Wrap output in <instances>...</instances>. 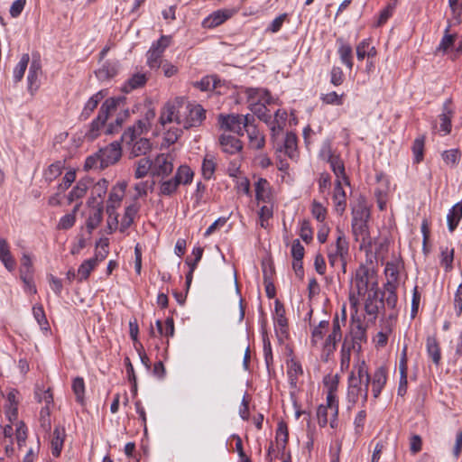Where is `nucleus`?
Returning a JSON list of instances; mask_svg holds the SVG:
<instances>
[{"label": "nucleus", "mask_w": 462, "mask_h": 462, "mask_svg": "<svg viewBox=\"0 0 462 462\" xmlns=\"http://www.w3.org/2000/svg\"><path fill=\"white\" fill-rule=\"evenodd\" d=\"M370 211L365 206H359L353 210L352 233L356 242L359 243V249L370 251L373 245V239L368 230V219Z\"/></svg>", "instance_id": "nucleus-1"}, {"label": "nucleus", "mask_w": 462, "mask_h": 462, "mask_svg": "<svg viewBox=\"0 0 462 462\" xmlns=\"http://www.w3.org/2000/svg\"><path fill=\"white\" fill-rule=\"evenodd\" d=\"M125 101V97L107 98L101 106L98 115L96 119L92 121L88 130L85 134V138L93 141L100 134V130L105 125V123L110 117V115L116 112L121 103Z\"/></svg>", "instance_id": "nucleus-2"}, {"label": "nucleus", "mask_w": 462, "mask_h": 462, "mask_svg": "<svg viewBox=\"0 0 462 462\" xmlns=\"http://www.w3.org/2000/svg\"><path fill=\"white\" fill-rule=\"evenodd\" d=\"M337 240L334 245H331L328 249V258L329 264L334 267L340 263L343 272H346V256L348 254V242L345 236L344 232L337 227Z\"/></svg>", "instance_id": "nucleus-3"}, {"label": "nucleus", "mask_w": 462, "mask_h": 462, "mask_svg": "<svg viewBox=\"0 0 462 462\" xmlns=\"http://www.w3.org/2000/svg\"><path fill=\"white\" fill-rule=\"evenodd\" d=\"M171 42V36L162 35L161 38L153 42L147 51V65L151 69H159L162 64V57L167 47Z\"/></svg>", "instance_id": "nucleus-4"}, {"label": "nucleus", "mask_w": 462, "mask_h": 462, "mask_svg": "<svg viewBox=\"0 0 462 462\" xmlns=\"http://www.w3.org/2000/svg\"><path fill=\"white\" fill-rule=\"evenodd\" d=\"M366 326L364 325L362 319L359 317L352 315L349 336L351 340L349 346L353 347V350L357 352L361 351L362 344L367 341L366 336Z\"/></svg>", "instance_id": "nucleus-5"}, {"label": "nucleus", "mask_w": 462, "mask_h": 462, "mask_svg": "<svg viewBox=\"0 0 462 462\" xmlns=\"http://www.w3.org/2000/svg\"><path fill=\"white\" fill-rule=\"evenodd\" d=\"M180 107L181 101L179 98L167 102L161 110L159 117L161 125L164 127L167 124L175 122L177 125L183 126V118L180 115Z\"/></svg>", "instance_id": "nucleus-6"}, {"label": "nucleus", "mask_w": 462, "mask_h": 462, "mask_svg": "<svg viewBox=\"0 0 462 462\" xmlns=\"http://www.w3.org/2000/svg\"><path fill=\"white\" fill-rule=\"evenodd\" d=\"M371 375L365 360H358L350 372L347 385L356 384V387L365 386L369 388Z\"/></svg>", "instance_id": "nucleus-7"}, {"label": "nucleus", "mask_w": 462, "mask_h": 462, "mask_svg": "<svg viewBox=\"0 0 462 462\" xmlns=\"http://www.w3.org/2000/svg\"><path fill=\"white\" fill-rule=\"evenodd\" d=\"M173 158L169 153H161L152 161V176L164 180L173 171Z\"/></svg>", "instance_id": "nucleus-8"}, {"label": "nucleus", "mask_w": 462, "mask_h": 462, "mask_svg": "<svg viewBox=\"0 0 462 462\" xmlns=\"http://www.w3.org/2000/svg\"><path fill=\"white\" fill-rule=\"evenodd\" d=\"M108 245L106 243L102 245V249L105 251V254H97L94 257L85 260L79 267L77 272V279L79 282H83L88 279L91 272L97 267V263L103 261L106 258L107 251L106 248Z\"/></svg>", "instance_id": "nucleus-9"}, {"label": "nucleus", "mask_w": 462, "mask_h": 462, "mask_svg": "<svg viewBox=\"0 0 462 462\" xmlns=\"http://www.w3.org/2000/svg\"><path fill=\"white\" fill-rule=\"evenodd\" d=\"M374 276L373 271L369 270L365 265H360L356 271L355 284L356 287L357 294L359 296L365 295L368 291L369 285L372 284V280Z\"/></svg>", "instance_id": "nucleus-10"}, {"label": "nucleus", "mask_w": 462, "mask_h": 462, "mask_svg": "<svg viewBox=\"0 0 462 462\" xmlns=\"http://www.w3.org/2000/svg\"><path fill=\"white\" fill-rule=\"evenodd\" d=\"M187 115L183 118V128L199 126L206 118V110L200 105H188Z\"/></svg>", "instance_id": "nucleus-11"}, {"label": "nucleus", "mask_w": 462, "mask_h": 462, "mask_svg": "<svg viewBox=\"0 0 462 462\" xmlns=\"http://www.w3.org/2000/svg\"><path fill=\"white\" fill-rule=\"evenodd\" d=\"M42 64L39 57L32 56L29 72L27 76L28 91L31 95H34L40 88V78L42 76Z\"/></svg>", "instance_id": "nucleus-12"}, {"label": "nucleus", "mask_w": 462, "mask_h": 462, "mask_svg": "<svg viewBox=\"0 0 462 462\" xmlns=\"http://www.w3.org/2000/svg\"><path fill=\"white\" fill-rule=\"evenodd\" d=\"M101 166L106 168L116 163L121 157V147L117 142L111 143L107 146L98 150Z\"/></svg>", "instance_id": "nucleus-13"}, {"label": "nucleus", "mask_w": 462, "mask_h": 462, "mask_svg": "<svg viewBox=\"0 0 462 462\" xmlns=\"http://www.w3.org/2000/svg\"><path fill=\"white\" fill-rule=\"evenodd\" d=\"M125 188L126 185L124 182L117 183L112 188L106 204V213L109 217H112L116 209L120 207L121 201L125 196Z\"/></svg>", "instance_id": "nucleus-14"}, {"label": "nucleus", "mask_w": 462, "mask_h": 462, "mask_svg": "<svg viewBox=\"0 0 462 462\" xmlns=\"http://www.w3.org/2000/svg\"><path fill=\"white\" fill-rule=\"evenodd\" d=\"M240 119H242V115H220L218 122L222 129L233 132L237 135H244V126L242 125Z\"/></svg>", "instance_id": "nucleus-15"}, {"label": "nucleus", "mask_w": 462, "mask_h": 462, "mask_svg": "<svg viewBox=\"0 0 462 462\" xmlns=\"http://www.w3.org/2000/svg\"><path fill=\"white\" fill-rule=\"evenodd\" d=\"M368 387L359 386L356 387V384L347 385L346 392V402H347V409L351 410L359 400L362 401V405L365 406V402L368 399Z\"/></svg>", "instance_id": "nucleus-16"}, {"label": "nucleus", "mask_w": 462, "mask_h": 462, "mask_svg": "<svg viewBox=\"0 0 462 462\" xmlns=\"http://www.w3.org/2000/svg\"><path fill=\"white\" fill-rule=\"evenodd\" d=\"M151 127L143 118L138 120L135 125L128 127L122 134L121 140L125 144H131L137 136H140L143 131H147Z\"/></svg>", "instance_id": "nucleus-17"}, {"label": "nucleus", "mask_w": 462, "mask_h": 462, "mask_svg": "<svg viewBox=\"0 0 462 462\" xmlns=\"http://www.w3.org/2000/svg\"><path fill=\"white\" fill-rule=\"evenodd\" d=\"M387 382V370L384 366H379L375 369L371 376L370 383L372 384V393L374 399L381 394L382 390Z\"/></svg>", "instance_id": "nucleus-18"}, {"label": "nucleus", "mask_w": 462, "mask_h": 462, "mask_svg": "<svg viewBox=\"0 0 462 462\" xmlns=\"http://www.w3.org/2000/svg\"><path fill=\"white\" fill-rule=\"evenodd\" d=\"M108 181L106 179L99 180L96 184H93L90 191V198L88 199V204L89 207H96L98 204V201L101 202V206H103V198L105 197L107 189H108Z\"/></svg>", "instance_id": "nucleus-19"}, {"label": "nucleus", "mask_w": 462, "mask_h": 462, "mask_svg": "<svg viewBox=\"0 0 462 462\" xmlns=\"http://www.w3.org/2000/svg\"><path fill=\"white\" fill-rule=\"evenodd\" d=\"M232 15L233 12L231 10L223 9L215 11L203 20L202 26L204 28L213 29L224 23Z\"/></svg>", "instance_id": "nucleus-20"}, {"label": "nucleus", "mask_w": 462, "mask_h": 462, "mask_svg": "<svg viewBox=\"0 0 462 462\" xmlns=\"http://www.w3.org/2000/svg\"><path fill=\"white\" fill-rule=\"evenodd\" d=\"M274 325L277 334L286 337L288 335V320L285 317L284 306L279 300L275 301Z\"/></svg>", "instance_id": "nucleus-21"}, {"label": "nucleus", "mask_w": 462, "mask_h": 462, "mask_svg": "<svg viewBox=\"0 0 462 462\" xmlns=\"http://www.w3.org/2000/svg\"><path fill=\"white\" fill-rule=\"evenodd\" d=\"M278 152H284V153L291 160L297 161L299 158L298 151V139L295 134L287 133L283 145L277 148Z\"/></svg>", "instance_id": "nucleus-22"}, {"label": "nucleus", "mask_w": 462, "mask_h": 462, "mask_svg": "<svg viewBox=\"0 0 462 462\" xmlns=\"http://www.w3.org/2000/svg\"><path fill=\"white\" fill-rule=\"evenodd\" d=\"M219 144L222 151L228 154H236L243 148L242 143L238 138L225 134L220 135Z\"/></svg>", "instance_id": "nucleus-23"}, {"label": "nucleus", "mask_w": 462, "mask_h": 462, "mask_svg": "<svg viewBox=\"0 0 462 462\" xmlns=\"http://www.w3.org/2000/svg\"><path fill=\"white\" fill-rule=\"evenodd\" d=\"M343 183L341 180H336L333 193L335 209L339 215H342L346 208V194L342 187Z\"/></svg>", "instance_id": "nucleus-24"}, {"label": "nucleus", "mask_w": 462, "mask_h": 462, "mask_svg": "<svg viewBox=\"0 0 462 462\" xmlns=\"http://www.w3.org/2000/svg\"><path fill=\"white\" fill-rule=\"evenodd\" d=\"M254 189L258 202L269 203L272 200V189L266 179L259 178L254 183Z\"/></svg>", "instance_id": "nucleus-25"}, {"label": "nucleus", "mask_w": 462, "mask_h": 462, "mask_svg": "<svg viewBox=\"0 0 462 462\" xmlns=\"http://www.w3.org/2000/svg\"><path fill=\"white\" fill-rule=\"evenodd\" d=\"M125 100L120 104L118 106L116 112H114L110 115V116L114 114L116 115L115 120L111 123H109L106 133L107 134H114L115 132H117L119 128H121L124 122L129 117V110L127 108H125Z\"/></svg>", "instance_id": "nucleus-26"}, {"label": "nucleus", "mask_w": 462, "mask_h": 462, "mask_svg": "<svg viewBox=\"0 0 462 462\" xmlns=\"http://www.w3.org/2000/svg\"><path fill=\"white\" fill-rule=\"evenodd\" d=\"M65 437L66 431L63 427L57 426L54 428L51 441V454L53 457H59L60 456Z\"/></svg>", "instance_id": "nucleus-27"}, {"label": "nucleus", "mask_w": 462, "mask_h": 462, "mask_svg": "<svg viewBox=\"0 0 462 462\" xmlns=\"http://www.w3.org/2000/svg\"><path fill=\"white\" fill-rule=\"evenodd\" d=\"M401 268L402 263L398 261L387 262L384 269V274L387 280L385 283H391L393 287H398Z\"/></svg>", "instance_id": "nucleus-28"}, {"label": "nucleus", "mask_w": 462, "mask_h": 462, "mask_svg": "<svg viewBox=\"0 0 462 462\" xmlns=\"http://www.w3.org/2000/svg\"><path fill=\"white\" fill-rule=\"evenodd\" d=\"M328 162H329L330 168L336 175L337 180H341V181H344L345 185L348 186L349 180L345 172V165L339 156L331 154L329 155Z\"/></svg>", "instance_id": "nucleus-29"}, {"label": "nucleus", "mask_w": 462, "mask_h": 462, "mask_svg": "<svg viewBox=\"0 0 462 462\" xmlns=\"http://www.w3.org/2000/svg\"><path fill=\"white\" fill-rule=\"evenodd\" d=\"M92 185V180L90 178H82L80 179L76 186L71 189V191L69 193L68 199L69 202H72L76 199H79L83 198L87 190L90 188Z\"/></svg>", "instance_id": "nucleus-30"}, {"label": "nucleus", "mask_w": 462, "mask_h": 462, "mask_svg": "<svg viewBox=\"0 0 462 462\" xmlns=\"http://www.w3.org/2000/svg\"><path fill=\"white\" fill-rule=\"evenodd\" d=\"M248 102L264 103L270 105L273 102L271 93L263 88H248L246 90Z\"/></svg>", "instance_id": "nucleus-31"}, {"label": "nucleus", "mask_w": 462, "mask_h": 462, "mask_svg": "<svg viewBox=\"0 0 462 462\" xmlns=\"http://www.w3.org/2000/svg\"><path fill=\"white\" fill-rule=\"evenodd\" d=\"M338 43V55L340 60L343 64H345L349 69L353 68V50L350 44L344 42L343 39H337Z\"/></svg>", "instance_id": "nucleus-32"}, {"label": "nucleus", "mask_w": 462, "mask_h": 462, "mask_svg": "<svg viewBox=\"0 0 462 462\" xmlns=\"http://www.w3.org/2000/svg\"><path fill=\"white\" fill-rule=\"evenodd\" d=\"M126 145L130 148V155L132 157L145 155L152 148L150 140L147 138L135 139L131 144Z\"/></svg>", "instance_id": "nucleus-33"}, {"label": "nucleus", "mask_w": 462, "mask_h": 462, "mask_svg": "<svg viewBox=\"0 0 462 462\" xmlns=\"http://www.w3.org/2000/svg\"><path fill=\"white\" fill-rule=\"evenodd\" d=\"M383 292L381 298H383L384 309L388 308L394 310L397 305L398 297L396 294L397 287H393L391 283H384Z\"/></svg>", "instance_id": "nucleus-34"}, {"label": "nucleus", "mask_w": 462, "mask_h": 462, "mask_svg": "<svg viewBox=\"0 0 462 462\" xmlns=\"http://www.w3.org/2000/svg\"><path fill=\"white\" fill-rule=\"evenodd\" d=\"M91 208L93 210L89 213L86 222L87 228L90 233L99 226L103 219V206H101V202L98 201L97 206Z\"/></svg>", "instance_id": "nucleus-35"}, {"label": "nucleus", "mask_w": 462, "mask_h": 462, "mask_svg": "<svg viewBox=\"0 0 462 462\" xmlns=\"http://www.w3.org/2000/svg\"><path fill=\"white\" fill-rule=\"evenodd\" d=\"M287 365V374L289 377L290 384L292 387H296L299 376L303 374L301 365L292 357L290 359Z\"/></svg>", "instance_id": "nucleus-36"}, {"label": "nucleus", "mask_w": 462, "mask_h": 462, "mask_svg": "<svg viewBox=\"0 0 462 462\" xmlns=\"http://www.w3.org/2000/svg\"><path fill=\"white\" fill-rule=\"evenodd\" d=\"M461 218L462 203L458 202L451 208L447 216L448 226L450 232H453L457 228Z\"/></svg>", "instance_id": "nucleus-37"}, {"label": "nucleus", "mask_w": 462, "mask_h": 462, "mask_svg": "<svg viewBox=\"0 0 462 462\" xmlns=\"http://www.w3.org/2000/svg\"><path fill=\"white\" fill-rule=\"evenodd\" d=\"M146 82L147 78L144 73H135L125 82L122 88V90L128 93L134 89L143 87Z\"/></svg>", "instance_id": "nucleus-38"}, {"label": "nucleus", "mask_w": 462, "mask_h": 462, "mask_svg": "<svg viewBox=\"0 0 462 462\" xmlns=\"http://www.w3.org/2000/svg\"><path fill=\"white\" fill-rule=\"evenodd\" d=\"M426 346L428 355L431 357L433 363L439 365L441 360V353L437 338L435 337H428Z\"/></svg>", "instance_id": "nucleus-39"}, {"label": "nucleus", "mask_w": 462, "mask_h": 462, "mask_svg": "<svg viewBox=\"0 0 462 462\" xmlns=\"http://www.w3.org/2000/svg\"><path fill=\"white\" fill-rule=\"evenodd\" d=\"M245 132L248 135L250 146L253 149L260 150L264 146V136L259 132L256 126H250Z\"/></svg>", "instance_id": "nucleus-40"}, {"label": "nucleus", "mask_w": 462, "mask_h": 462, "mask_svg": "<svg viewBox=\"0 0 462 462\" xmlns=\"http://www.w3.org/2000/svg\"><path fill=\"white\" fill-rule=\"evenodd\" d=\"M250 110L260 120L269 123L271 122L272 116L269 113V110L266 107L267 104L264 103H255V102H248Z\"/></svg>", "instance_id": "nucleus-41"}, {"label": "nucleus", "mask_w": 462, "mask_h": 462, "mask_svg": "<svg viewBox=\"0 0 462 462\" xmlns=\"http://www.w3.org/2000/svg\"><path fill=\"white\" fill-rule=\"evenodd\" d=\"M104 98V95L102 94V91H99L93 95L86 103L82 113L81 117L83 119H88L91 113L97 108L98 103Z\"/></svg>", "instance_id": "nucleus-42"}, {"label": "nucleus", "mask_w": 462, "mask_h": 462, "mask_svg": "<svg viewBox=\"0 0 462 462\" xmlns=\"http://www.w3.org/2000/svg\"><path fill=\"white\" fill-rule=\"evenodd\" d=\"M193 171L187 165H180L174 175V179L177 180L179 185L183 184H189L192 181L193 179Z\"/></svg>", "instance_id": "nucleus-43"}, {"label": "nucleus", "mask_w": 462, "mask_h": 462, "mask_svg": "<svg viewBox=\"0 0 462 462\" xmlns=\"http://www.w3.org/2000/svg\"><path fill=\"white\" fill-rule=\"evenodd\" d=\"M29 61H30L29 54L28 53L23 54L20 61L18 62V64L15 66V68L14 69L13 77H14V83H18L23 79L24 73L26 71V69L28 67Z\"/></svg>", "instance_id": "nucleus-44"}, {"label": "nucleus", "mask_w": 462, "mask_h": 462, "mask_svg": "<svg viewBox=\"0 0 462 462\" xmlns=\"http://www.w3.org/2000/svg\"><path fill=\"white\" fill-rule=\"evenodd\" d=\"M328 326V320H322L313 328L310 340L312 346H317L323 339Z\"/></svg>", "instance_id": "nucleus-45"}, {"label": "nucleus", "mask_w": 462, "mask_h": 462, "mask_svg": "<svg viewBox=\"0 0 462 462\" xmlns=\"http://www.w3.org/2000/svg\"><path fill=\"white\" fill-rule=\"evenodd\" d=\"M216 159L212 154H207L202 162V175L206 180H210L216 170Z\"/></svg>", "instance_id": "nucleus-46"}, {"label": "nucleus", "mask_w": 462, "mask_h": 462, "mask_svg": "<svg viewBox=\"0 0 462 462\" xmlns=\"http://www.w3.org/2000/svg\"><path fill=\"white\" fill-rule=\"evenodd\" d=\"M288 428L287 425L283 422L279 423L277 431H276V442L278 451L284 452L287 441H288Z\"/></svg>", "instance_id": "nucleus-47"}, {"label": "nucleus", "mask_w": 462, "mask_h": 462, "mask_svg": "<svg viewBox=\"0 0 462 462\" xmlns=\"http://www.w3.org/2000/svg\"><path fill=\"white\" fill-rule=\"evenodd\" d=\"M381 310H384L383 298H380L379 302H372L371 300H365V313L375 320Z\"/></svg>", "instance_id": "nucleus-48"}, {"label": "nucleus", "mask_w": 462, "mask_h": 462, "mask_svg": "<svg viewBox=\"0 0 462 462\" xmlns=\"http://www.w3.org/2000/svg\"><path fill=\"white\" fill-rule=\"evenodd\" d=\"M152 161L149 158H142L136 162V170L134 172V176L136 179H141L145 177L148 172L152 173Z\"/></svg>", "instance_id": "nucleus-49"}, {"label": "nucleus", "mask_w": 462, "mask_h": 462, "mask_svg": "<svg viewBox=\"0 0 462 462\" xmlns=\"http://www.w3.org/2000/svg\"><path fill=\"white\" fill-rule=\"evenodd\" d=\"M179 186L180 185L174 179V177L167 180H162V181L160 182L159 195L171 196L177 191Z\"/></svg>", "instance_id": "nucleus-50"}, {"label": "nucleus", "mask_w": 462, "mask_h": 462, "mask_svg": "<svg viewBox=\"0 0 462 462\" xmlns=\"http://www.w3.org/2000/svg\"><path fill=\"white\" fill-rule=\"evenodd\" d=\"M138 212V208L135 205H130L125 208L124 217L121 221L120 230L124 232L134 222V218Z\"/></svg>", "instance_id": "nucleus-51"}, {"label": "nucleus", "mask_w": 462, "mask_h": 462, "mask_svg": "<svg viewBox=\"0 0 462 462\" xmlns=\"http://www.w3.org/2000/svg\"><path fill=\"white\" fill-rule=\"evenodd\" d=\"M64 169V162L58 161L51 163L44 172V177L48 181H52L58 178Z\"/></svg>", "instance_id": "nucleus-52"}, {"label": "nucleus", "mask_w": 462, "mask_h": 462, "mask_svg": "<svg viewBox=\"0 0 462 462\" xmlns=\"http://www.w3.org/2000/svg\"><path fill=\"white\" fill-rule=\"evenodd\" d=\"M116 73V67L110 63H105L100 69H98L96 71V75L100 80H108L115 77Z\"/></svg>", "instance_id": "nucleus-53"}, {"label": "nucleus", "mask_w": 462, "mask_h": 462, "mask_svg": "<svg viewBox=\"0 0 462 462\" xmlns=\"http://www.w3.org/2000/svg\"><path fill=\"white\" fill-rule=\"evenodd\" d=\"M461 157V153L458 149L447 150L442 152V159L445 163L450 167H455Z\"/></svg>", "instance_id": "nucleus-54"}, {"label": "nucleus", "mask_w": 462, "mask_h": 462, "mask_svg": "<svg viewBox=\"0 0 462 462\" xmlns=\"http://www.w3.org/2000/svg\"><path fill=\"white\" fill-rule=\"evenodd\" d=\"M352 349H353V347L349 346L348 339H347V337H346L344 339V342H343L342 347H341L340 365H341L342 370L347 369L349 367Z\"/></svg>", "instance_id": "nucleus-55"}, {"label": "nucleus", "mask_w": 462, "mask_h": 462, "mask_svg": "<svg viewBox=\"0 0 462 462\" xmlns=\"http://www.w3.org/2000/svg\"><path fill=\"white\" fill-rule=\"evenodd\" d=\"M424 136L418 137L412 144V152L414 155V162L420 163L424 157Z\"/></svg>", "instance_id": "nucleus-56"}, {"label": "nucleus", "mask_w": 462, "mask_h": 462, "mask_svg": "<svg viewBox=\"0 0 462 462\" xmlns=\"http://www.w3.org/2000/svg\"><path fill=\"white\" fill-rule=\"evenodd\" d=\"M35 398L37 399V401L39 402H44L45 403V407L42 409V411L44 410H46V411L48 412L49 411V406L51 404H52L53 402V395H52V393L51 391V389H47V390H40L38 389L36 392H35Z\"/></svg>", "instance_id": "nucleus-57"}, {"label": "nucleus", "mask_w": 462, "mask_h": 462, "mask_svg": "<svg viewBox=\"0 0 462 462\" xmlns=\"http://www.w3.org/2000/svg\"><path fill=\"white\" fill-rule=\"evenodd\" d=\"M454 249L445 247L441 249V265L445 268L446 272H449L453 268Z\"/></svg>", "instance_id": "nucleus-58"}, {"label": "nucleus", "mask_w": 462, "mask_h": 462, "mask_svg": "<svg viewBox=\"0 0 462 462\" xmlns=\"http://www.w3.org/2000/svg\"><path fill=\"white\" fill-rule=\"evenodd\" d=\"M72 390L76 395L78 402L82 403L84 401L85 383L82 377H76L72 383Z\"/></svg>", "instance_id": "nucleus-59"}, {"label": "nucleus", "mask_w": 462, "mask_h": 462, "mask_svg": "<svg viewBox=\"0 0 462 462\" xmlns=\"http://www.w3.org/2000/svg\"><path fill=\"white\" fill-rule=\"evenodd\" d=\"M342 337L334 333H330L323 343V349L328 355L333 353L337 348V344L341 340Z\"/></svg>", "instance_id": "nucleus-60"}, {"label": "nucleus", "mask_w": 462, "mask_h": 462, "mask_svg": "<svg viewBox=\"0 0 462 462\" xmlns=\"http://www.w3.org/2000/svg\"><path fill=\"white\" fill-rule=\"evenodd\" d=\"M344 94L338 95L337 92L332 91L323 94L320 97L321 101L327 105L341 106L343 104Z\"/></svg>", "instance_id": "nucleus-61"}, {"label": "nucleus", "mask_w": 462, "mask_h": 462, "mask_svg": "<svg viewBox=\"0 0 462 462\" xmlns=\"http://www.w3.org/2000/svg\"><path fill=\"white\" fill-rule=\"evenodd\" d=\"M450 25L448 24L445 30V34L440 41V43L438 47V51H447L454 43L456 35L449 34Z\"/></svg>", "instance_id": "nucleus-62"}, {"label": "nucleus", "mask_w": 462, "mask_h": 462, "mask_svg": "<svg viewBox=\"0 0 462 462\" xmlns=\"http://www.w3.org/2000/svg\"><path fill=\"white\" fill-rule=\"evenodd\" d=\"M300 236L301 239L309 244L313 239V231L310 226V223L309 220L304 219L300 224Z\"/></svg>", "instance_id": "nucleus-63"}, {"label": "nucleus", "mask_w": 462, "mask_h": 462, "mask_svg": "<svg viewBox=\"0 0 462 462\" xmlns=\"http://www.w3.org/2000/svg\"><path fill=\"white\" fill-rule=\"evenodd\" d=\"M451 117L452 111L447 110L445 113L439 116L440 120V131L444 133V134H448L451 132Z\"/></svg>", "instance_id": "nucleus-64"}]
</instances>
